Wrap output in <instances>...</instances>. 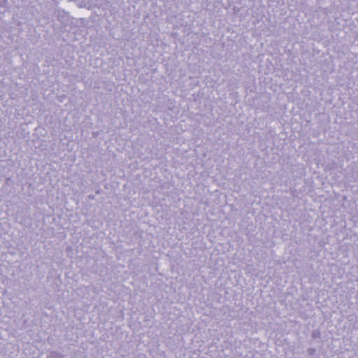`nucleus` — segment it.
Instances as JSON below:
<instances>
[{"label":"nucleus","instance_id":"1","mask_svg":"<svg viewBox=\"0 0 358 358\" xmlns=\"http://www.w3.org/2000/svg\"><path fill=\"white\" fill-rule=\"evenodd\" d=\"M57 19L61 22L62 24L66 25L69 21V15L63 10H59L57 13Z\"/></svg>","mask_w":358,"mask_h":358},{"label":"nucleus","instance_id":"2","mask_svg":"<svg viewBox=\"0 0 358 358\" xmlns=\"http://www.w3.org/2000/svg\"><path fill=\"white\" fill-rule=\"evenodd\" d=\"M315 349H312V348L308 349L309 354H310V355L313 354L315 352Z\"/></svg>","mask_w":358,"mask_h":358},{"label":"nucleus","instance_id":"3","mask_svg":"<svg viewBox=\"0 0 358 358\" xmlns=\"http://www.w3.org/2000/svg\"><path fill=\"white\" fill-rule=\"evenodd\" d=\"M318 334H319V333L313 332V338H317L318 336Z\"/></svg>","mask_w":358,"mask_h":358}]
</instances>
